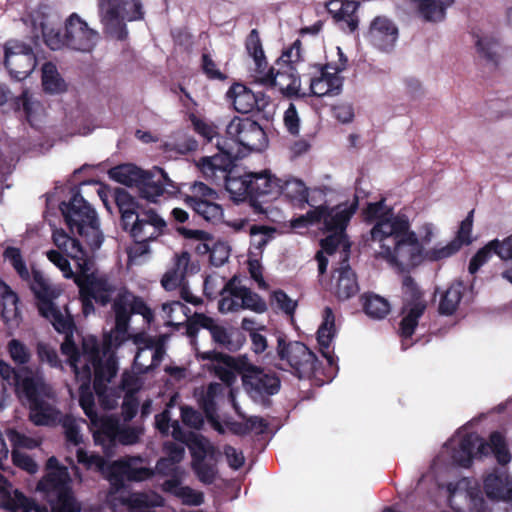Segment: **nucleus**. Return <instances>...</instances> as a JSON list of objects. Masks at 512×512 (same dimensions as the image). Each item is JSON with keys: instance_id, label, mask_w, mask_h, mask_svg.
Segmentation results:
<instances>
[{"instance_id": "11", "label": "nucleus", "mask_w": 512, "mask_h": 512, "mask_svg": "<svg viewBox=\"0 0 512 512\" xmlns=\"http://www.w3.org/2000/svg\"><path fill=\"white\" fill-rule=\"evenodd\" d=\"M208 330L212 342L216 347L235 352L240 349L242 342L235 343L232 340V333L223 325L219 324L214 318L200 312H194L185 322L186 335L192 343L197 342V336L200 329Z\"/></svg>"}, {"instance_id": "4", "label": "nucleus", "mask_w": 512, "mask_h": 512, "mask_svg": "<svg viewBox=\"0 0 512 512\" xmlns=\"http://www.w3.org/2000/svg\"><path fill=\"white\" fill-rule=\"evenodd\" d=\"M280 363L275 364L279 369L289 371L299 379L322 380L321 361L316 354L304 343L299 341H287L285 335L277 337L276 356ZM327 378L332 377L326 375Z\"/></svg>"}, {"instance_id": "22", "label": "nucleus", "mask_w": 512, "mask_h": 512, "mask_svg": "<svg viewBox=\"0 0 512 512\" xmlns=\"http://www.w3.org/2000/svg\"><path fill=\"white\" fill-rule=\"evenodd\" d=\"M219 152L210 157H202L198 167L206 179L225 178L232 173L235 161L240 158L226 143L217 142Z\"/></svg>"}, {"instance_id": "10", "label": "nucleus", "mask_w": 512, "mask_h": 512, "mask_svg": "<svg viewBox=\"0 0 512 512\" xmlns=\"http://www.w3.org/2000/svg\"><path fill=\"white\" fill-rule=\"evenodd\" d=\"M140 456H124L110 462L109 484L110 493L115 494L126 489V483H139L152 479L155 470L144 465Z\"/></svg>"}, {"instance_id": "63", "label": "nucleus", "mask_w": 512, "mask_h": 512, "mask_svg": "<svg viewBox=\"0 0 512 512\" xmlns=\"http://www.w3.org/2000/svg\"><path fill=\"white\" fill-rule=\"evenodd\" d=\"M462 247L463 245L459 241L453 239L447 245L441 248H433L429 250L427 252V257L430 260L438 261L456 254Z\"/></svg>"}, {"instance_id": "57", "label": "nucleus", "mask_w": 512, "mask_h": 512, "mask_svg": "<svg viewBox=\"0 0 512 512\" xmlns=\"http://www.w3.org/2000/svg\"><path fill=\"white\" fill-rule=\"evenodd\" d=\"M46 256L50 262L60 269L66 279H72L76 284V278L78 275H75V272L72 270L70 262L66 256L58 250H49L47 251Z\"/></svg>"}, {"instance_id": "49", "label": "nucleus", "mask_w": 512, "mask_h": 512, "mask_svg": "<svg viewBox=\"0 0 512 512\" xmlns=\"http://www.w3.org/2000/svg\"><path fill=\"white\" fill-rule=\"evenodd\" d=\"M40 27L44 43L47 45V47H49L51 50L68 48L65 29L64 32H62L60 28L54 27L52 21H50L48 18L40 22Z\"/></svg>"}, {"instance_id": "39", "label": "nucleus", "mask_w": 512, "mask_h": 512, "mask_svg": "<svg viewBox=\"0 0 512 512\" xmlns=\"http://www.w3.org/2000/svg\"><path fill=\"white\" fill-rule=\"evenodd\" d=\"M16 109L22 110L25 120L36 128L44 115L43 104L36 100L27 90H24L15 101Z\"/></svg>"}, {"instance_id": "53", "label": "nucleus", "mask_w": 512, "mask_h": 512, "mask_svg": "<svg viewBox=\"0 0 512 512\" xmlns=\"http://www.w3.org/2000/svg\"><path fill=\"white\" fill-rule=\"evenodd\" d=\"M3 257L11 264L22 281L25 282L30 280L31 273L27 268L26 262L23 259L21 250L19 248L8 246L3 252Z\"/></svg>"}, {"instance_id": "7", "label": "nucleus", "mask_w": 512, "mask_h": 512, "mask_svg": "<svg viewBox=\"0 0 512 512\" xmlns=\"http://www.w3.org/2000/svg\"><path fill=\"white\" fill-rule=\"evenodd\" d=\"M97 5L104 33L120 41L128 37L125 20L132 22L144 18L141 0H97Z\"/></svg>"}, {"instance_id": "17", "label": "nucleus", "mask_w": 512, "mask_h": 512, "mask_svg": "<svg viewBox=\"0 0 512 512\" xmlns=\"http://www.w3.org/2000/svg\"><path fill=\"white\" fill-rule=\"evenodd\" d=\"M357 209L358 198L354 197L352 202L341 203L333 208L328 207L326 204H320L318 207L311 209L309 216L319 220V224L322 223L326 231L342 233Z\"/></svg>"}, {"instance_id": "51", "label": "nucleus", "mask_w": 512, "mask_h": 512, "mask_svg": "<svg viewBox=\"0 0 512 512\" xmlns=\"http://www.w3.org/2000/svg\"><path fill=\"white\" fill-rule=\"evenodd\" d=\"M78 463L82 464L86 469L94 468L97 472L101 473L103 477L109 480V467L110 462L99 454L89 455L84 449L79 448L76 452Z\"/></svg>"}, {"instance_id": "20", "label": "nucleus", "mask_w": 512, "mask_h": 512, "mask_svg": "<svg viewBox=\"0 0 512 512\" xmlns=\"http://www.w3.org/2000/svg\"><path fill=\"white\" fill-rule=\"evenodd\" d=\"M138 192L141 198L148 201H156L157 197L178 193L179 188L172 181L164 169L155 166L151 170H144L143 177L139 183Z\"/></svg>"}, {"instance_id": "29", "label": "nucleus", "mask_w": 512, "mask_h": 512, "mask_svg": "<svg viewBox=\"0 0 512 512\" xmlns=\"http://www.w3.org/2000/svg\"><path fill=\"white\" fill-rule=\"evenodd\" d=\"M90 363L94 369L93 389L96 394H102L107 387V383L116 376L118 372V361L114 354H110L103 360L99 351L95 349L90 354Z\"/></svg>"}, {"instance_id": "56", "label": "nucleus", "mask_w": 512, "mask_h": 512, "mask_svg": "<svg viewBox=\"0 0 512 512\" xmlns=\"http://www.w3.org/2000/svg\"><path fill=\"white\" fill-rule=\"evenodd\" d=\"M79 405L90 420L98 415L95 408L94 394L88 383H82L79 387Z\"/></svg>"}, {"instance_id": "5", "label": "nucleus", "mask_w": 512, "mask_h": 512, "mask_svg": "<svg viewBox=\"0 0 512 512\" xmlns=\"http://www.w3.org/2000/svg\"><path fill=\"white\" fill-rule=\"evenodd\" d=\"M60 210L71 233H77L84 238L90 248H100L103 235L97 213L79 191L74 192L68 202H62Z\"/></svg>"}, {"instance_id": "15", "label": "nucleus", "mask_w": 512, "mask_h": 512, "mask_svg": "<svg viewBox=\"0 0 512 512\" xmlns=\"http://www.w3.org/2000/svg\"><path fill=\"white\" fill-rule=\"evenodd\" d=\"M112 310L115 316V329L118 332H127L134 314L141 315L146 321L153 319V312L145 301L134 295L127 289L118 292L112 303Z\"/></svg>"}, {"instance_id": "46", "label": "nucleus", "mask_w": 512, "mask_h": 512, "mask_svg": "<svg viewBox=\"0 0 512 512\" xmlns=\"http://www.w3.org/2000/svg\"><path fill=\"white\" fill-rule=\"evenodd\" d=\"M363 311L372 319H384L390 312V303L387 299L374 294L365 293L361 296Z\"/></svg>"}, {"instance_id": "37", "label": "nucleus", "mask_w": 512, "mask_h": 512, "mask_svg": "<svg viewBox=\"0 0 512 512\" xmlns=\"http://www.w3.org/2000/svg\"><path fill=\"white\" fill-rule=\"evenodd\" d=\"M162 489L164 492L181 499L185 505L199 506L204 501L202 492L195 491L189 486H182L181 480L177 476L165 480Z\"/></svg>"}, {"instance_id": "61", "label": "nucleus", "mask_w": 512, "mask_h": 512, "mask_svg": "<svg viewBox=\"0 0 512 512\" xmlns=\"http://www.w3.org/2000/svg\"><path fill=\"white\" fill-rule=\"evenodd\" d=\"M8 352L11 359L19 365H25L30 360V352L27 346L20 340L12 339L8 342Z\"/></svg>"}, {"instance_id": "28", "label": "nucleus", "mask_w": 512, "mask_h": 512, "mask_svg": "<svg viewBox=\"0 0 512 512\" xmlns=\"http://www.w3.org/2000/svg\"><path fill=\"white\" fill-rule=\"evenodd\" d=\"M39 488L44 490L59 488L57 503L52 507V512H80L81 504L76 500L71 488L65 486L61 478L56 474H49L39 483Z\"/></svg>"}, {"instance_id": "40", "label": "nucleus", "mask_w": 512, "mask_h": 512, "mask_svg": "<svg viewBox=\"0 0 512 512\" xmlns=\"http://www.w3.org/2000/svg\"><path fill=\"white\" fill-rule=\"evenodd\" d=\"M426 310V303H419L411 306H402L401 314L403 317L399 324V335L403 339H410L419 323V319L422 317Z\"/></svg>"}, {"instance_id": "47", "label": "nucleus", "mask_w": 512, "mask_h": 512, "mask_svg": "<svg viewBox=\"0 0 512 512\" xmlns=\"http://www.w3.org/2000/svg\"><path fill=\"white\" fill-rule=\"evenodd\" d=\"M279 186L281 195L286 196L292 202H296L300 206L303 204L312 205V203L308 201V188L302 180L296 178L280 179Z\"/></svg>"}, {"instance_id": "8", "label": "nucleus", "mask_w": 512, "mask_h": 512, "mask_svg": "<svg viewBox=\"0 0 512 512\" xmlns=\"http://www.w3.org/2000/svg\"><path fill=\"white\" fill-rule=\"evenodd\" d=\"M214 356L220 357L228 366L236 369L249 394L262 397L272 396L279 392L281 381L278 375L254 365L246 355L234 357L214 354Z\"/></svg>"}, {"instance_id": "43", "label": "nucleus", "mask_w": 512, "mask_h": 512, "mask_svg": "<svg viewBox=\"0 0 512 512\" xmlns=\"http://www.w3.org/2000/svg\"><path fill=\"white\" fill-rule=\"evenodd\" d=\"M225 189L234 201L250 202L251 172L235 177L232 173L224 178Z\"/></svg>"}, {"instance_id": "54", "label": "nucleus", "mask_w": 512, "mask_h": 512, "mask_svg": "<svg viewBox=\"0 0 512 512\" xmlns=\"http://www.w3.org/2000/svg\"><path fill=\"white\" fill-rule=\"evenodd\" d=\"M402 306H412L419 303H425L423 299V292L415 282L414 278L406 275L402 280Z\"/></svg>"}, {"instance_id": "9", "label": "nucleus", "mask_w": 512, "mask_h": 512, "mask_svg": "<svg viewBox=\"0 0 512 512\" xmlns=\"http://www.w3.org/2000/svg\"><path fill=\"white\" fill-rule=\"evenodd\" d=\"M186 446L191 455V469L197 479L205 485L213 484L218 475L216 447L207 437L194 432H189Z\"/></svg>"}, {"instance_id": "59", "label": "nucleus", "mask_w": 512, "mask_h": 512, "mask_svg": "<svg viewBox=\"0 0 512 512\" xmlns=\"http://www.w3.org/2000/svg\"><path fill=\"white\" fill-rule=\"evenodd\" d=\"M38 359L41 363H47L52 368H62L57 351L49 344L38 342L36 347Z\"/></svg>"}, {"instance_id": "23", "label": "nucleus", "mask_w": 512, "mask_h": 512, "mask_svg": "<svg viewBox=\"0 0 512 512\" xmlns=\"http://www.w3.org/2000/svg\"><path fill=\"white\" fill-rule=\"evenodd\" d=\"M315 74L310 79V94L317 97L337 95L343 85V78L339 73L344 66L332 67L330 64L315 65Z\"/></svg>"}, {"instance_id": "35", "label": "nucleus", "mask_w": 512, "mask_h": 512, "mask_svg": "<svg viewBox=\"0 0 512 512\" xmlns=\"http://www.w3.org/2000/svg\"><path fill=\"white\" fill-rule=\"evenodd\" d=\"M214 354H220L224 356H230L229 354L219 352L216 350L210 351H199L196 349V358L198 361H210L211 365L207 366V369L214 372L215 376L219 378L223 383L232 385L236 380V369L228 366L220 357L214 356Z\"/></svg>"}, {"instance_id": "6", "label": "nucleus", "mask_w": 512, "mask_h": 512, "mask_svg": "<svg viewBox=\"0 0 512 512\" xmlns=\"http://www.w3.org/2000/svg\"><path fill=\"white\" fill-rule=\"evenodd\" d=\"M493 454L500 465H507L511 461V454L505 438L500 432H492L489 441H485L477 434L465 435L459 443V448L453 452L454 461L461 467L469 468L473 458H483Z\"/></svg>"}, {"instance_id": "2", "label": "nucleus", "mask_w": 512, "mask_h": 512, "mask_svg": "<svg viewBox=\"0 0 512 512\" xmlns=\"http://www.w3.org/2000/svg\"><path fill=\"white\" fill-rule=\"evenodd\" d=\"M113 198L120 213L122 230L140 244L139 254L145 253L148 243L164 233L165 220L153 208H145L124 188H115Z\"/></svg>"}, {"instance_id": "1", "label": "nucleus", "mask_w": 512, "mask_h": 512, "mask_svg": "<svg viewBox=\"0 0 512 512\" xmlns=\"http://www.w3.org/2000/svg\"><path fill=\"white\" fill-rule=\"evenodd\" d=\"M370 234L371 240L379 243L380 250L376 257L401 271L418 266L424 259V247L411 230L409 218L404 213L380 219Z\"/></svg>"}, {"instance_id": "18", "label": "nucleus", "mask_w": 512, "mask_h": 512, "mask_svg": "<svg viewBox=\"0 0 512 512\" xmlns=\"http://www.w3.org/2000/svg\"><path fill=\"white\" fill-rule=\"evenodd\" d=\"M280 178L270 171L251 172L250 206L258 215H267L263 204L281 195Z\"/></svg>"}, {"instance_id": "45", "label": "nucleus", "mask_w": 512, "mask_h": 512, "mask_svg": "<svg viewBox=\"0 0 512 512\" xmlns=\"http://www.w3.org/2000/svg\"><path fill=\"white\" fill-rule=\"evenodd\" d=\"M465 285L462 281L453 282L442 295L439 302V313L450 316L455 313L463 297Z\"/></svg>"}, {"instance_id": "58", "label": "nucleus", "mask_w": 512, "mask_h": 512, "mask_svg": "<svg viewBox=\"0 0 512 512\" xmlns=\"http://www.w3.org/2000/svg\"><path fill=\"white\" fill-rule=\"evenodd\" d=\"M60 349L62 354L68 357L69 365L73 369L75 375H79L80 373L78 363L80 361L81 355L76 343L73 340V335H65V339L61 344Z\"/></svg>"}, {"instance_id": "48", "label": "nucleus", "mask_w": 512, "mask_h": 512, "mask_svg": "<svg viewBox=\"0 0 512 512\" xmlns=\"http://www.w3.org/2000/svg\"><path fill=\"white\" fill-rule=\"evenodd\" d=\"M475 46L479 56L490 65L492 70H496L499 66V42L493 37L476 36Z\"/></svg>"}, {"instance_id": "16", "label": "nucleus", "mask_w": 512, "mask_h": 512, "mask_svg": "<svg viewBox=\"0 0 512 512\" xmlns=\"http://www.w3.org/2000/svg\"><path fill=\"white\" fill-rule=\"evenodd\" d=\"M301 47V40L296 39L288 49L282 52L276 62L278 69L275 75H278L280 78L284 76L290 77L291 82L284 87L281 81H276L273 87L277 86L281 93L289 98L306 96V93L300 92L301 80L295 67V64L302 60Z\"/></svg>"}, {"instance_id": "30", "label": "nucleus", "mask_w": 512, "mask_h": 512, "mask_svg": "<svg viewBox=\"0 0 512 512\" xmlns=\"http://www.w3.org/2000/svg\"><path fill=\"white\" fill-rule=\"evenodd\" d=\"M323 321L317 330V341L322 356L327 360L331 370H338L335 356L329 351L331 342L336 335L335 315L333 310L326 306L323 310Z\"/></svg>"}, {"instance_id": "50", "label": "nucleus", "mask_w": 512, "mask_h": 512, "mask_svg": "<svg viewBox=\"0 0 512 512\" xmlns=\"http://www.w3.org/2000/svg\"><path fill=\"white\" fill-rule=\"evenodd\" d=\"M359 2L355 0H345L343 7L340 9L338 15L332 17L336 23H342L341 28L347 29L349 32H354L358 28V17L356 15Z\"/></svg>"}, {"instance_id": "12", "label": "nucleus", "mask_w": 512, "mask_h": 512, "mask_svg": "<svg viewBox=\"0 0 512 512\" xmlns=\"http://www.w3.org/2000/svg\"><path fill=\"white\" fill-rule=\"evenodd\" d=\"M191 195L185 197L186 205L206 222L217 224L224 216L223 208L216 203L218 193L203 182L195 181L190 185Z\"/></svg>"}, {"instance_id": "14", "label": "nucleus", "mask_w": 512, "mask_h": 512, "mask_svg": "<svg viewBox=\"0 0 512 512\" xmlns=\"http://www.w3.org/2000/svg\"><path fill=\"white\" fill-rule=\"evenodd\" d=\"M4 66L15 80L26 79L35 69L37 58L31 45L10 39L4 44Z\"/></svg>"}, {"instance_id": "25", "label": "nucleus", "mask_w": 512, "mask_h": 512, "mask_svg": "<svg viewBox=\"0 0 512 512\" xmlns=\"http://www.w3.org/2000/svg\"><path fill=\"white\" fill-rule=\"evenodd\" d=\"M227 98L231 99L234 109L241 114L253 111H263L269 104V97L263 92L254 93L245 85L233 84L227 91Z\"/></svg>"}, {"instance_id": "26", "label": "nucleus", "mask_w": 512, "mask_h": 512, "mask_svg": "<svg viewBox=\"0 0 512 512\" xmlns=\"http://www.w3.org/2000/svg\"><path fill=\"white\" fill-rule=\"evenodd\" d=\"M493 255L498 256L504 262H512V237L502 240L493 239L481 247L469 261V273L474 275Z\"/></svg>"}, {"instance_id": "19", "label": "nucleus", "mask_w": 512, "mask_h": 512, "mask_svg": "<svg viewBox=\"0 0 512 512\" xmlns=\"http://www.w3.org/2000/svg\"><path fill=\"white\" fill-rule=\"evenodd\" d=\"M76 285L79 288V295H87L103 307L111 302L116 292V285L105 273L91 272L78 275Z\"/></svg>"}, {"instance_id": "3", "label": "nucleus", "mask_w": 512, "mask_h": 512, "mask_svg": "<svg viewBox=\"0 0 512 512\" xmlns=\"http://www.w3.org/2000/svg\"><path fill=\"white\" fill-rule=\"evenodd\" d=\"M31 370L23 367L19 370L0 359V376L7 384L15 387L28 401L30 420L38 426L48 425L55 419L54 408L47 401L54 397L52 387L41 376L29 375Z\"/></svg>"}, {"instance_id": "38", "label": "nucleus", "mask_w": 512, "mask_h": 512, "mask_svg": "<svg viewBox=\"0 0 512 512\" xmlns=\"http://www.w3.org/2000/svg\"><path fill=\"white\" fill-rule=\"evenodd\" d=\"M234 409L237 415L242 418L244 422L226 421V427L232 434L237 436H245L254 430H258V434L265 432L268 427V422L264 418L260 416L246 417L236 404H234Z\"/></svg>"}, {"instance_id": "32", "label": "nucleus", "mask_w": 512, "mask_h": 512, "mask_svg": "<svg viewBox=\"0 0 512 512\" xmlns=\"http://www.w3.org/2000/svg\"><path fill=\"white\" fill-rule=\"evenodd\" d=\"M90 421L93 427V439L96 444L109 448L117 443L120 426L117 418L96 415V418Z\"/></svg>"}, {"instance_id": "13", "label": "nucleus", "mask_w": 512, "mask_h": 512, "mask_svg": "<svg viewBox=\"0 0 512 512\" xmlns=\"http://www.w3.org/2000/svg\"><path fill=\"white\" fill-rule=\"evenodd\" d=\"M229 139L247 151H262L268 145V138L262 126L250 117L235 116L227 125Z\"/></svg>"}, {"instance_id": "44", "label": "nucleus", "mask_w": 512, "mask_h": 512, "mask_svg": "<svg viewBox=\"0 0 512 512\" xmlns=\"http://www.w3.org/2000/svg\"><path fill=\"white\" fill-rule=\"evenodd\" d=\"M144 170L134 164H121L110 169L109 177L128 187H138Z\"/></svg>"}, {"instance_id": "34", "label": "nucleus", "mask_w": 512, "mask_h": 512, "mask_svg": "<svg viewBox=\"0 0 512 512\" xmlns=\"http://www.w3.org/2000/svg\"><path fill=\"white\" fill-rule=\"evenodd\" d=\"M484 491L492 500H508L512 498V479L506 472H494L484 478Z\"/></svg>"}, {"instance_id": "42", "label": "nucleus", "mask_w": 512, "mask_h": 512, "mask_svg": "<svg viewBox=\"0 0 512 512\" xmlns=\"http://www.w3.org/2000/svg\"><path fill=\"white\" fill-rule=\"evenodd\" d=\"M419 14L425 21L437 22L445 18L446 9L454 0H415Z\"/></svg>"}, {"instance_id": "31", "label": "nucleus", "mask_w": 512, "mask_h": 512, "mask_svg": "<svg viewBox=\"0 0 512 512\" xmlns=\"http://www.w3.org/2000/svg\"><path fill=\"white\" fill-rule=\"evenodd\" d=\"M25 282L37 300L38 310L46 306L51 307L54 300L61 294V290L53 286L43 273L34 267H32L30 280Z\"/></svg>"}, {"instance_id": "27", "label": "nucleus", "mask_w": 512, "mask_h": 512, "mask_svg": "<svg viewBox=\"0 0 512 512\" xmlns=\"http://www.w3.org/2000/svg\"><path fill=\"white\" fill-rule=\"evenodd\" d=\"M398 38V28L385 16H377L371 22L368 39L378 49L388 51L392 49Z\"/></svg>"}, {"instance_id": "60", "label": "nucleus", "mask_w": 512, "mask_h": 512, "mask_svg": "<svg viewBox=\"0 0 512 512\" xmlns=\"http://www.w3.org/2000/svg\"><path fill=\"white\" fill-rule=\"evenodd\" d=\"M11 482L0 473V507L7 511H16L15 496H12Z\"/></svg>"}, {"instance_id": "24", "label": "nucleus", "mask_w": 512, "mask_h": 512, "mask_svg": "<svg viewBox=\"0 0 512 512\" xmlns=\"http://www.w3.org/2000/svg\"><path fill=\"white\" fill-rule=\"evenodd\" d=\"M245 49L255 62L257 80L266 86L273 87L276 83L275 68L268 67L262 42L257 29H252L245 40Z\"/></svg>"}, {"instance_id": "41", "label": "nucleus", "mask_w": 512, "mask_h": 512, "mask_svg": "<svg viewBox=\"0 0 512 512\" xmlns=\"http://www.w3.org/2000/svg\"><path fill=\"white\" fill-rule=\"evenodd\" d=\"M39 313L51 322L57 332L66 336L73 335L75 329L73 317L70 314L63 315L54 303L51 304V307L41 308Z\"/></svg>"}, {"instance_id": "33", "label": "nucleus", "mask_w": 512, "mask_h": 512, "mask_svg": "<svg viewBox=\"0 0 512 512\" xmlns=\"http://www.w3.org/2000/svg\"><path fill=\"white\" fill-rule=\"evenodd\" d=\"M128 512H155L163 505V498L155 492H131L119 499Z\"/></svg>"}, {"instance_id": "55", "label": "nucleus", "mask_w": 512, "mask_h": 512, "mask_svg": "<svg viewBox=\"0 0 512 512\" xmlns=\"http://www.w3.org/2000/svg\"><path fill=\"white\" fill-rule=\"evenodd\" d=\"M42 86L44 91L48 93H59L65 90V83L61 79L55 67L46 64L42 71Z\"/></svg>"}, {"instance_id": "21", "label": "nucleus", "mask_w": 512, "mask_h": 512, "mask_svg": "<svg viewBox=\"0 0 512 512\" xmlns=\"http://www.w3.org/2000/svg\"><path fill=\"white\" fill-rule=\"evenodd\" d=\"M64 28L69 49L90 52L98 41V32L89 28L88 24L77 13L69 15L64 22Z\"/></svg>"}, {"instance_id": "52", "label": "nucleus", "mask_w": 512, "mask_h": 512, "mask_svg": "<svg viewBox=\"0 0 512 512\" xmlns=\"http://www.w3.org/2000/svg\"><path fill=\"white\" fill-rule=\"evenodd\" d=\"M231 293L234 297L241 298V307L244 309H249L259 314L264 313L267 310V305L264 299L249 288H236Z\"/></svg>"}, {"instance_id": "62", "label": "nucleus", "mask_w": 512, "mask_h": 512, "mask_svg": "<svg viewBox=\"0 0 512 512\" xmlns=\"http://www.w3.org/2000/svg\"><path fill=\"white\" fill-rule=\"evenodd\" d=\"M201 69L209 80L225 81L227 79V75L220 71L209 53L202 54Z\"/></svg>"}, {"instance_id": "64", "label": "nucleus", "mask_w": 512, "mask_h": 512, "mask_svg": "<svg viewBox=\"0 0 512 512\" xmlns=\"http://www.w3.org/2000/svg\"><path fill=\"white\" fill-rule=\"evenodd\" d=\"M462 247L463 245L459 241L453 239L447 245L441 248H433L429 250L427 252V257L430 260L438 261L456 254Z\"/></svg>"}, {"instance_id": "36", "label": "nucleus", "mask_w": 512, "mask_h": 512, "mask_svg": "<svg viewBox=\"0 0 512 512\" xmlns=\"http://www.w3.org/2000/svg\"><path fill=\"white\" fill-rule=\"evenodd\" d=\"M335 296L339 300H347L355 296L359 291L356 273L348 264L347 256L342 261L341 267L337 270Z\"/></svg>"}]
</instances>
